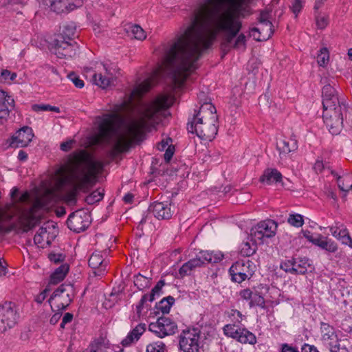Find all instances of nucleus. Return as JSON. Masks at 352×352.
<instances>
[{
    "mask_svg": "<svg viewBox=\"0 0 352 352\" xmlns=\"http://www.w3.org/2000/svg\"><path fill=\"white\" fill-rule=\"evenodd\" d=\"M69 272V265L63 264L59 266L51 275L50 284L56 285L62 281Z\"/></svg>",
    "mask_w": 352,
    "mask_h": 352,
    "instance_id": "obj_31",
    "label": "nucleus"
},
{
    "mask_svg": "<svg viewBox=\"0 0 352 352\" xmlns=\"http://www.w3.org/2000/svg\"><path fill=\"white\" fill-rule=\"evenodd\" d=\"M174 301V298L172 296L164 298L160 301L159 309H160L163 313H168Z\"/></svg>",
    "mask_w": 352,
    "mask_h": 352,
    "instance_id": "obj_46",
    "label": "nucleus"
},
{
    "mask_svg": "<svg viewBox=\"0 0 352 352\" xmlns=\"http://www.w3.org/2000/svg\"><path fill=\"white\" fill-rule=\"evenodd\" d=\"M146 330V324L140 323L133 328L127 335V336L122 341L123 346H129L135 341L139 340L140 336Z\"/></svg>",
    "mask_w": 352,
    "mask_h": 352,
    "instance_id": "obj_29",
    "label": "nucleus"
},
{
    "mask_svg": "<svg viewBox=\"0 0 352 352\" xmlns=\"http://www.w3.org/2000/svg\"><path fill=\"white\" fill-rule=\"evenodd\" d=\"M50 50L58 58H68L76 54V45L66 41L63 35H57L50 44Z\"/></svg>",
    "mask_w": 352,
    "mask_h": 352,
    "instance_id": "obj_12",
    "label": "nucleus"
},
{
    "mask_svg": "<svg viewBox=\"0 0 352 352\" xmlns=\"http://www.w3.org/2000/svg\"><path fill=\"white\" fill-rule=\"evenodd\" d=\"M302 352H319L317 349L312 345H309L307 344H304V346L302 348Z\"/></svg>",
    "mask_w": 352,
    "mask_h": 352,
    "instance_id": "obj_63",
    "label": "nucleus"
},
{
    "mask_svg": "<svg viewBox=\"0 0 352 352\" xmlns=\"http://www.w3.org/2000/svg\"><path fill=\"white\" fill-rule=\"evenodd\" d=\"M324 168V166L323 164V162L320 160H317L314 166V169L317 173L322 172Z\"/></svg>",
    "mask_w": 352,
    "mask_h": 352,
    "instance_id": "obj_62",
    "label": "nucleus"
},
{
    "mask_svg": "<svg viewBox=\"0 0 352 352\" xmlns=\"http://www.w3.org/2000/svg\"><path fill=\"white\" fill-rule=\"evenodd\" d=\"M330 231L331 234L338 240H340L343 244L351 245L352 239L347 230L343 225L331 227Z\"/></svg>",
    "mask_w": 352,
    "mask_h": 352,
    "instance_id": "obj_28",
    "label": "nucleus"
},
{
    "mask_svg": "<svg viewBox=\"0 0 352 352\" xmlns=\"http://www.w3.org/2000/svg\"><path fill=\"white\" fill-rule=\"evenodd\" d=\"M302 234L304 237L306 238L309 242L318 247H320V243H322L323 241L326 239V236H324L320 234H314L308 230L303 231Z\"/></svg>",
    "mask_w": 352,
    "mask_h": 352,
    "instance_id": "obj_36",
    "label": "nucleus"
},
{
    "mask_svg": "<svg viewBox=\"0 0 352 352\" xmlns=\"http://www.w3.org/2000/svg\"><path fill=\"white\" fill-rule=\"evenodd\" d=\"M74 289L70 285H61L48 300L52 311L65 309L72 302Z\"/></svg>",
    "mask_w": 352,
    "mask_h": 352,
    "instance_id": "obj_7",
    "label": "nucleus"
},
{
    "mask_svg": "<svg viewBox=\"0 0 352 352\" xmlns=\"http://www.w3.org/2000/svg\"><path fill=\"white\" fill-rule=\"evenodd\" d=\"M56 236V230L53 222L45 223L36 232L34 242L38 248H45L50 245Z\"/></svg>",
    "mask_w": 352,
    "mask_h": 352,
    "instance_id": "obj_15",
    "label": "nucleus"
},
{
    "mask_svg": "<svg viewBox=\"0 0 352 352\" xmlns=\"http://www.w3.org/2000/svg\"><path fill=\"white\" fill-rule=\"evenodd\" d=\"M200 332L197 329L182 331L179 336V349L184 352H199Z\"/></svg>",
    "mask_w": 352,
    "mask_h": 352,
    "instance_id": "obj_10",
    "label": "nucleus"
},
{
    "mask_svg": "<svg viewBox=\"0 0 352 352\" xmlns=\"http://www.w3.org/2000/svg\"><path fill=\"white\" fill-rule=\"evenodd\" d=\"M223 332L226 336L236 339L241 343L254 344L256 341V337L252 333L234 324L225 325Z\"/></svg>",
    "mask_w": 352,
    "mask_h": 352,
    "instance_id": "obj_16",
    "label": "nucleus"
},
{
    "mask_svg": "<svg viewBox=\"0 0 352 352\" xmlns=\"http://www.w3.org/2000/svg\"><path fill=\"white\" fill-rule=\"evenodd\" d=\"M218 117L215 107L210 102L203 104L188 129L201 140L211 141L217 133Z\"/></svg>",
    "mask_w": 352,
    "mask_h": 352,
    "instance_id": "obj_6",
    "label": "nucleus"
},
{
    "mask_svg": "<svg viewBox=\"0 0 352 352\" xmlns=\"http://www.w3.org/2000/svg\"><path fill=\"white\" fill-rule=\"evenodd\" d=\"M164 281L163 280H160L157 282V285L152 289L151 293L148 295L149 299L148 301L153 302L155 299V296H160L162 294V288L164 285Z\"/></svg>",
    "mask_w": 352,
    "mask_h": 352,
    "instance_id": "obj_47",
    "label": "nucleus"
},
{
    "mask_svg": "<svg viewBox=\"0 0 352 352\" xmlns=\"http://www.w3.org/2000/svg\"><path fill=\"white\" fill-rule=\"evenodd\" d=\"M135 285L140 289L142 290L144 288L148 287L150 285V280L147 277L139 274L134 276L133 280Z\"/></svg>",
    "mask_w": 352,
    "mask_h": 352,
    "instance_id": "obj_37",
    "label": "nucleus"
},
{
    "mask_svg": "<svg viewBox=\"0 0 352 352\" xmlns=\"http://www.w3.org/2000/svg\"><path fill=\"white\" fill-rule=\"evenodd\" d=\"M324 344L329 348L330 352L336 351V349L344 341L339 340L336 333L330 335L329 337H326V339L322 340Z\"/></svg>",
    "mask_w": 352,
    "mask_h": 352,
    "instance_id": "obj_35",
    "label": "nucleus"
},
{
    "mask_svg": "<svg viewBox=\"0 0 352 352\" xmlns=\"http://www.w3.org/2000/svg\"><path fill=\"white\" fill-rule=\"evenodd\" d=\"M297 148V142L295 140L280 139L276 142V148L279 151L280 157L282 155H286L290 152L296 151Z\"/></svg>",
    "mask_w": 352,
    "mask_h": 352,
    "instance_id": "obj_26",
    "label": "nucleus"
},
{
    "mask_svg": "<svg viewBox=\"0 0 352 352\" xmlns=\"http://www.w3.org/2000/svg\"><path fill=\"white\" fill-rule=\"evenodd\" d=\"M81 4L82 2L79 0L76 1V3H68L67 0H54L51 2V10L59 14L73 10Z\"/></svg>",
    "mask_w": 352,
    "mask_h": 352,
    "instance_id": "obj_25",
    "label": "nucleus"
},
{
    "mask_svg": "<svg viewBox=\"0 0 352 352\" xmlns=\"http://www.w3.org/2000/svg\"><path fill=\"white\" fill-rule=\"evenodd\" d=\"M109 344L103 338H98L91 342L82 352H107Z\"/></svg>",
    "mask_w": 352,
    "mask_h": 352,
    "instance_id": "obj_30",
    "label": "nucleus"
},
{
    "mask_svg": "<svg viewBox=\"0 0 352 352\" xmlns=\"http://www.w3.org/2000/svg\"><path fill=\"white\" fill-rule=\"evenodd\" d=\"M91 222L89 214L83 210L72 212L67 219V226L75 232L79 233L85 230Z\"/></svg>",
    "mask_w": 352,
    "mask_h": 352,
    "instance_id": "obj_17",
    "label": "nucleus"
},
{
    "mask_svg": "<svg viewBox=\"0 0 352 352\" xmlns=\"http://www.w3.org/2000/svg\"><path fill=\"white\" fill-rule=\"evenodd\" d=\"M321 332H322V340L326 339V337H329L330 335L336 333L334 329L327 323H321Z\"/></svg>",
    "mask_w": 352,
    "mask_h": 352,
    "instance_id": "obj_49",
    "label": "nucleus"
},
{
    "mask_svg": "<svg viewBox=\"0 0 352 352\" xmlns=\"http://www.w3.org/2000/svg\"><path fill=\"white\" fill-rule=\"evenodd\" d=\"M346 340H344L340 346H338L336 351H333V352H351L350 349L346 347Z\"/></svg>",
    "mask_w": 352,
    "mask_h": 352,
    "instance_id": "obj_61",
    "label": "nucleus"
},
{
    "mask_svg": "<svg viewBox=\"0 0 352 352\" xmlns=\"http://www.w3.org/2000/svg\"><path fill=\"white\" fill-rule=\"evenodd\" d=\"M269 18V12L262 11L258 17V27L253 28L251 30V36L256 41H266L272 35L273 25Z\"/></svg>",
    "mask_w": 352,
    "mask_h": 352,
    "instance_id": "obj_13",
    "label": "nucleus"
},
{
    "mask_svg": "<svg viewBox=\"0 0 352 352\" xmlns=\"http://www.w3.org/2000/svg\"><path fill=\"white\" fill-rule=\"evenodd\" d=\"M50 104H34L32 105V109L34 111H49Z\"/></svg>",
    "mask_w": 352,
    "mask_h": 352,
    "instance_id": "obj_60",
    "label": "nucleus"
},
{
    "mask_svg": "<svg viewBox=\"0 0 352 352\" xmlns=\"http://www.w3.org/2000/svg\"><path fill=\"white\" fill-rule=\"evenodd\" d=\"M223 258V254L221 252H208L201 251L195 258L190 259L189 261L192 263V267L196 269L207 263H217L221 261Z\"/></svg>",
    "mask_w": 352,
    "mask_h": 352,
    "instance_id": "obj_19",
    "label": "nucleus"
},
{
    "mask_svg": "<svg viewBox=\"0 0 352 352\" xmlns=\"http://www.w3.org/2000/svg\"><path fill=\"white\" fill-rule=\"evenodd\" d=\"M255 243L244 242L241 245V254L244 256H250L256 252Z\"/></svg>",
    "mask_w": 352,
    "mask_h": 352,
    "instance_id": "obj_38",
    "label": "nucleus"
},
{
    "mask_svg": "<svg viewBox=\"0 0 352 352\" xmlns=\"http://www.w3.org/2000/svg\"><path fill=\"white\" fill-rule=\"evenodd\" d=\"M320 248L332 253L336 252L338 250L337 244L332 240L329 239L327 237H326L322 243H320Z\"/></svg>",
    "mask_w": 352,
    "mask_h": 352,
    "instance_id": "obj_42",
    "label": "nucleus"
},
{
    "mask_svg": "<svg viewBox=\"0 0 352 352\" xmlns=\"http://www.w3.org/2000/svg\"><path fill=\"white\" fill-rule=\"evenodd\" d=\"M329 54L327 47H322L318 54V64L320 66L324 67L329 62Z\"/></svg>",
    "mask_w": 352,
    "mask_h": 352,
    "instance_id": "obj_44",
    "label": "nucleus"
},
{
    "mask_svg": "<svg viewBox=\"0 0 352 352\" xmlns=\"http://www.w3.org/2000/svg\"><path fill=\"white\" fill-rule=\"evenodd\" d=\"M61 317V314L59 312L55 313L50 318V323L52 324H56Z\"/></svg>",
    "mask_w": 352,
    "mask_h": 352,
    "instance_id": "obj_64",
    "label": "nucleus"
},
{
    "mask_svg": "<svg viewBox=\"0 0 352 352\" xmlns=\"http://www.w3.org/2000/svg\"><path fill=\"white\" fill-rule=\"evenodd\" d=\"M174 153V148L171 146H168V148L166 150V152L164 155V160L166 162H169L170 159L172 158Z\"/></svg>",
    "mask_w": 352,
    "mask_h": 352,
    "instance_id": "obj_59",
    "label": "nucleus"
},
{
    "mask_svg": "<svg viewBox=\"0 0 352 352\" xmlns=\"http://www.w3.org/2000/svg\"><path fill=\"white\" fill-rule=\"evenodd\" d=\"M277 230V223L273 220H266L260 222L256 226L252 228L251 236L256 242L262 240L264 237L270 238L275 235Z\"/></svg>",
    "mask_w": 352,
    "mask_h": 352,
    "instance_id": "obj_18",
    "label": "nucleus"
},
{
    "mask_svg": "<svg viewBox=\"0 0 352 352\" xmlns=\"http://www.w3.org/2000/svg\"><path fill=\"white\" fill-rule=\"evenodd\" d=\"M239 296L241 298L249 302L250 307L258 306L264 307L265 300L264 298L257 292H254L250 289H244L240 291Z\"/></svg>",
    "mask_w": 352,
    "mask_h": 352,
    "instance_id": "obj_22",
    "label": "nucleus"
},
{
    "mask_svg": "<svg viewBox=\"0 0 352 352\" xmlns=\"http://www.w3.org/2000/svg\"><path fill=\"white\" fill-rule=\"evenodd\" d=\"M177 329L176 323L167 317L159 318L148 325V330L160 338L173 335Z\"/></svg>",
    "mask_w": 352,
    "mask_h": 352,
    "instance_id": "obj_14",
    "label": "nucleus"
},
{
    "mask_svg": "<svg viewBox=\"0 0 352 352\" xmlns=\"http://www.w3.org/2000/svg\"><path fill=\"white\" fill-rule=\"evenodd\" d=\"M294 259V268H292V270H293V273L301 274L306 273L308 267L310 266L309 260L306 258H298Z\"/></svg>",
    "mask_w": 352,
    "mask_h": 352,
    "instance_id": "obj_32",
    "label": "nucleus"
},
{
    "mask_svg": "<svg viewBox=\"0 0 352 352\" xmlns=\"http://www.w3.org/2000/svg\"><path fill=\"white\" fill-rule=\"evenodd\" d=\"M281 352H299L298 349L293 347L288 344H283L281 345Z\"/></svg>",
    "mask_w": 352,
    "mask_h": 352,
    "instance_id": "obj_58",
    "label": "nucleus"
},
{
    "mask_svg": "<svg viewBox=\"0 0 352 352\" xmlns=\"http://www.w3.org/2000/svg\"><path fill=\"white\" fill-rule=\"evenodd\" d=\"M68 78L78 88H82L84 87V82L79 78L75 73L72 72L67 75Z\"/></svg>",
    "mask_w": 352,
    "mask_h": 352,
    "instance_id": "obj_51",
    "label": "nucleus"
},
{
    "mask_svg": "<svg viewBox=\"0 0 352 352\" xmlns=\"http://www.w3.org/2000/svg\"><path fill=\"white\" fill-rule=\"evenodd\" d=\"M74 143V140H69L68 141L62 142L60 144V149L63 151H68L72 148Z\"/></svg>",
    "mask_w": 352,
    "mask_h": 352,
    "instance_id": "obj_57",
    "label": "nucleus"
},
{
    "mask_svg": "<svg viewBox=\"0 0 352 352\" xmlns=\"http://www.w3.org/2000/svg\"><path fill=\"white\" fill-rule=\"evenodd\" d=\"M102 162L91 159L85 151L72 154L67 163L56 173V188L57 190L68 189L72 196L78 190H84L94 184L96 175L102 169Z\"/></svg>",
    "mask_w": 352,
    "mask_h": 352,
    "instance_id": "obj_3",
    "label": "nucleus"
},
{
    "mask_svg": "<svg viewBox=\"0 0 352 352\" xmlns=\"http://www.w3.org/2000/svg\"><path fill=\"white\" fill-rule=\"evenodd\" d=\"M194 270L195 268L192 267V263L188 261L180 267L179 273L182 276H184L190 274Z\"/></svg>",
    "mask_w": 352,
    "mask_h": 352,
    "instance_id": "obj_50",
    "label": "nucleus"
},
{
    "mask_svg": "<svg viewBox=\"0 0 352 352\" xmlns=\"http://www.w3.org/2000/svg\"><path fill=\"white\" fill-rule=\"evenodd\" d=\"M108 262L106 261L100 253H93L89 260V266L94 270L95 276H101L106 270Z\"/></svg>",
    "mask_w": 352,
    "mask_h": 352,
    "instance_id": "obj_23",
    "label": "nucleus"
},
{
    "mask_svg": "<svg viewBox=\"0 0 352 352\" xmlns=\"http://www.w3.org/2000/svg\"><path fill=\"white\" fill-rule=\"evenodd\" d=\"M126 31L131 33L135 39L144 40L146 37L144 30L138 25H130L126 28Z\"/></svg>",
    "mask_w": 352,
    "mask_h": 352,
    "instance_id": "obj_34",
    "label": "nucleus"
},
{
    "mask_svg": "<svg viewBox=\"0 0 352 352\" xmlns=\"http://www.w3.org/2000/svg\"><path fill=\"white\" fill-rule=\"evenodd\" d=\"M33 137L32 129L28 126H23L12 135L10 146L14 148L27 146Z\"/></svg>",
    "mask_w": 352,
    "mask_h": 352,
    "instance_id": "obj_20",
    "label": "nucleus"
},
{
    "mask_svg": "<svg viewBox=\"0 0 352 352\" xmlns=\"http://www.w3.org/2000/svg\"><path fill=\"white\" fill-rule=\"evenodd\" d=\"M149 296L148 295H144L141 298L140 302L136 306V312L137 314L140 316L141 315L142 311L144 309V305L147 300H148Z\"/></svg>",
    "mask_w": 352,
    "mask_h": 352,
    "instance_id": "obj_54",
    "label": "nucleus"
},
{
    "mask_svg": "<svg viewBox=\"0 0 352 352\" xmlns=\"http://www.w3.org/2000/svg\"><path fill=\"white\" fill-rule=\"evenodd\" d=\"M99 73L93 75V80L94 83L102 89L114 85L119 70L115 65L101 64L98 67Z\"/></svg>",
    "mask_w": 352,
    "mask_h": 352,
    "instance_id": "obj_9",
    "label": "nucleus"
},
{
    "mask_svg": "<svg viewBox=\"0 0 352 352\" xmlns=\"http://www.w3.org/2000/svg\"><path fill=\"white\" fill-rule=\"evenodd\" d=\"M173 102L171 96L160 94L140 106L135 118L122 120L116 115L104 116L94 137L95 144H107L115 152L121 153L130 146L132 140L141 135L168 116V109Z\"/></svg>",
    "mask_w": 352,
    "mask_h": 352,
    "instance_id": "obj_2",
    "label": "nucleus"
},
{
    "mask_svg": "<svg viewBox=\"0 0 352 352\" xmlns=\"http://www.w3.org/2000/svg\"><path fill=\"white\" fill-rule=\"evenodd\" d=\"M76 32V28L73 24H69L63 26L61 34L59 35H63L66 41L70 42L72 37L74 36Z\"/></svg>",
    "mask_w": 352,
    "mask_h": 352,
    "instance_id": "obj_40",
    "label": "nucleus"
},
{
    "mask_svg": "<svg viewBox=\"0 0 352 352\" xmlns=\"http://www.w3.org/2000/svg\"><path fill=\"white\" fill-rule=\"evenodd\" d=\"M321 83L324 85L322 90L323 122L331 134L338 135L343 127V116L346 111V107L339 99L333 87V78L322 77Z\"/></svg>",
    "mask_w": 352,
    "mask_h": 352,
    "instance_id": "obj_5",
    "label": "nucleus"
},
{
    "mask_svg": "<svg viewBox=\"0 0 352 352\" xmlns=\"http://www.w3.org/2000/svg\"><path fill=\"white\" fill-rule=\"evenodd\" d=\"M50 291L49 287H46L43 292H41L35 298V300L38 303H42L46 298L48 292Z\"/></svg>",
    "mask_w": 352,
    "mask_h": 352,
    "instance_id": "obj_55",
    "label": "nucleus"
},
{
    "mask_svg": "<svg viewBox=\"0 0 352 352\" xmlns=\"http://www.w3.org/2000/svg\"><path fill=\"white\" fill-rule=\"evenodd\" d=\"M226 0H199L198 7L180 34L166 51L162 65L150 78L136 86L131 98H140L149 90L159 77H168L174 88L180 87L189 73L196 68L201 51L208 48L217 32L225 33L222 48L244 49L245 36L239 34L241 25L232 14L224 9Z\"/></svg>",
    "mask_w": 352,
    "mask_h": 352,
    "instance_id": "obj_1",
    "label": "nucleus"
},
{
    "mask_svg": "<svg viewBox=\"0 0 352 352\" xmlns=\"http://www.w3.org/2000/svg\"><path fill=\"white\" fill-rule=\"evenodd\" d=\"M255 265L250 260H240L234 263L230 268V274L233 281L241 283L250 278L254 274Z\"/></svg>",
    "mask_w": 352,
    "mask_h": 352,
    "instance_id": "obj_11",
    "label": "nucleus"
},
{
    "mask_svg": "<svg viewBox=\"0 0 352 352\" xmlns=\"http://www.w3.org/2000/svg\"><path fill=\"white\" fill-rule=\"evenodd\" d=\"M16 78V74L11 72L8 69H2L0 71V82H10Z\"/></svg>",
    "mask_w": 352,
    "mask_h": 352,
    "instance_id": "obj_43",
    "label": "nucleus"
},
{
    "mask_svg": "<svg viewBox=\"0 0 352 352\" xmlns=\"http://www.w3.org/2000/svg\"><path fill=\"white\" fill-rule=\"evenodd\" d=\"M282 180L281 173L276 168H267L260 177V182L268 185L274 183L280 182Z\"/></svg>",
    "mask_w": 352,
    "mask_h": 352,
    "instance_id": "obj_27",
    "label": "nucleus"
},
{
    "mask_svg": "<svg viewBox=\"0 0 352 352\" xmlns=\"http://www.w3.org/2000/svg\"><path fill=\"white\" fill-rule=\"evenodd\" d=\"M72 319H73V314H72L70 313H66L63 317L62 322L60 323V328L64 329L65 325L67 323L71 322Z\"/></svg>",
    "mask_w": 352,
    "mask_h": 352,
    "instance_id": "obj_56",
    "label": "nucleus"
},
{
    "mask_svg": "<svg viewBox=\"0 0 352 352\" xmlns=\"http://www.w3.org/2000/svg\"><path fill=\"white\" fill-rule=\"evenodd\" d=\"M303 3L302 0H295L291 6V9L294 14L297 16L298 14L300 12L302 8Z\"/></svg>",
    "mask_w": 352,
    "mask_h": 352,
    "instance_id": "obj_52",
    "label": "nucleus"
},
{
    "mask_svg": "<svg viewBox=\"0 0 352 352\" xmlns=\"http://www.w3.org/2000/svg\"><path fill=\"white\" fill-rule=\"evenodd\" d=\"M166 345L162 341L153 342L146 346V352H166Z\"/></svg>",
    "mask_w": 352,
    "mask_h": 352,
    "instance_id": "obj_39",
    "label": "nucleus"
},
{
    "mask_svg": "<svg viewBox=\"0 0 352 352\" xmlns=\"http://www.w3.org/2000/svg\"><path fill=\"white\" fill-rule=\"evenodd\" d=\"M287 222L292 226L300 228L304 223L303 217L300 214H289Z\"/></svg>",
    "mask_w": 352,
    "mask_h": 352,
    "instance_id": "obj_41",
    "label": "nucleus"
},
{
    "mask_svg": "<svg viewBox=\"0 0 352 352\" xmlns=\"http://www.w3.org/2000/svg\"><path fill=\"white\" fill-rule=\"evenodd\" d=\"M19 315L16 306L12 302L0 305V333H3L15 326Z\"/></svg>",
    "mask_w": 352,
    "mask_h": 352,
    "instance_id": "obj_8",
    "label": "nucleus"
},
{
    "mask_svg": "<svg viewBox=\"0 0 352 352\" xmlns=\"http://www.w3.org/2000/svg\"><path fill=\"white\" fill-rule=\"evenodd\" d=\"M18 188L14 187L10 192L11 202L6 207V210L0 214V221L10 220L17 217L18 223L23 232H27L40 223L43 216L42 209L45 206L43 199L36 197L30 208L26 206L30 202V194L25 192L19 195Z\"/></svg>",
    "mask_w": 352,
    "mask_h": 352,
    "instance_id": "obj_4",
    "label": "nucleus"
},
{
    "mask_svg": "<svg viewBox=\"0 0 352 352\" xmlns=\"http://www.w3.org/2000/svg\"><path fill=\"white\" fill-rule=\"evenodd\" d=\"M294 259L292 258V259L285 261V262L282 263L280 265V267L285 272H289L293 273V270H292V268H294Z\"/></svg>",
    "mask_w": 352,
    "mask_h": 352,
    "instance_id": "obj_53",
    "label": "nucleus"
},
{
    "mask_svg": "<svg viewBox=\"0 0 352 352\" xmlns=\"http://www.w3.org/2000/svg\"><path fill=\"white\" fill-rule=\"evenodd\" d=\"M104 196V193L98 190L93 191L90 195L86 197L85 201L88 204H94L100 201Z\"/></svg>",
    "mask_w": 352,
    "mask_h": 352,
    "instance_id": "obj_45",
    "label": "nucleus"
},
{
    "mask_svg": "<svg viewBox=\"0 0 352 352\" xmlns=\"http://www.w3.org/2000/svg\"><path fill=\"white\" fill-rule=\"evenodd\" d=\"M331 173L336 177L337 178V183L339 189L344 192L343 197H345L346 195V193L350 190H352V184H350L349 182V177H341L340 176H338L336 173H335L333 171H331Z\"/></svg>",
    "mask_w": 352,
    "mask_h": 352,
    "instance_id": "obj_33",
    "label": "nucleus"
},
{
    "mask_svg": "<svg viewBox=\"0 0 352 352\" xmlns=\"http://www.w3.org/2000/svg\"><path fill=\"white\" fill-rule=\"evenodd\" d=\"M148 210L158 219H168L173 213L170 208V204L164 202L152 204L149 206Z\"/></svg>",
    "mask_w": 352,
    "mask_h": 352,
    "instance_id": "obj_21",
    "label": "nucleus"
},
{
    "mask_svg": "<svg viewBox=\"0 0 352 352\" xmlns=\"http://www.w3.org/2000/svg\"><path fill=\"white\" fill-rule=\"evenodd\" d=\"M316 25L318 29H324L329 23V18L325 14H318L316 16Z\"/></svg>",
    "mask_w": 352,
    "mask_h": 352,
    "instance_id": "obj_48",
    "label": "nucleus"
},
{
    "mask_svg": "<svg viewBox=\"0 0 352 352\" xmlns=\"http://www.w3.org/2000/svg\"><path fill=\"white\" fill-rule=\"evenodd\" d=\"M14 104V100L12 97L6 91L0 90V120L8 116L10 108H12Z\"/></svg>",
    "mask_w": 352,
    "mask_h": 352,
    "instance_id": "obj_24",
    "label": "nucleus"
}]
</instances>
